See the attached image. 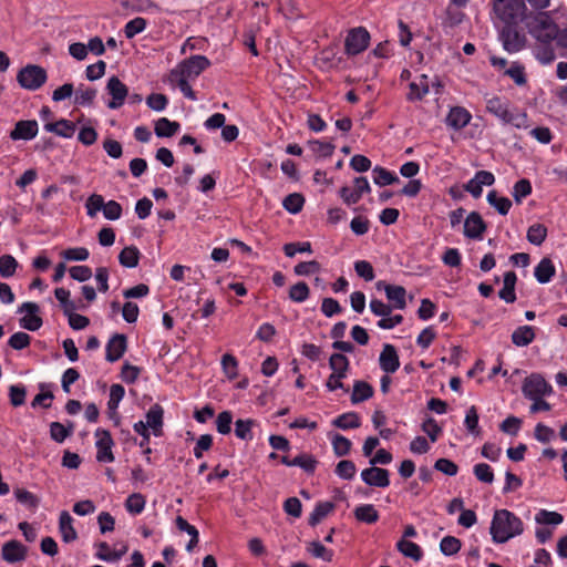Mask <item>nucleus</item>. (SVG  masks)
Masks as SVG:
<instances>
[{"mask_svg": "<svg viewBox=\"0 0 567 567\" xmlns=\"http://www.w3.org/2000/svg\"><path fill=\"white\" fill-rule=\"evenodd\" d=\"M73 426L65 427L60 422H52L50 424V436L53 441L62 443L66 437L72 434Z\"/></svg>", "mask_w": 567, "mask_h": 567, "instance_id": "obj_42", "label": "nucleus"}, {"mask_svg": "<svg viewBox=\"0 0 567 567\" xmlns=\"http://www.w3.org/2000/svg\"><path fill=\"white\" fill-rule=\"evenodd\" d=\"M333 452L337 456L348 455L351 450V441L341 434H334L332 437Z\"/></svg>", "mask_w": 567, "mask_h": 567, "instance_id": "obj_49", "label": "nucleus"}, {"mask_svg": "<svg viewBox=\"0 0 567 567\" xmlns=\"http://www.w3.org/2000/svg\"><path fill=\"white\" fill-rule=\"evenodd\" d=\"M529 33L539 43H550L556 40L559 29L546 12H539L527 21Z\"/></svg>", "mask_w": 567, "mask_h": 567, "instance_id": "obj_2", "label": "nucleus"}, {"mask_svg": "<svg viewBox=\"0 0 567 567\" xmlns=\"http://www.w3.org/2000/svg\"><path fill=\"white\" fill-rule=\"evenodd\" d=\"M309 148L319 157H329L334 151V145L328 142H321L318 140L308 142Z\"/></svg>", "mask_w": 567, "mask_h": 567, "instance_id": "obj_47", "label": "nucleus"}, {"mask_svg": "<svg viewBox=\"0 0 567 567\" xmlns=\"http://www.w3.org/2000/svg\"><path fill=\"white\" fill-rule=\"evenodd\" d=\"M293 466L301 467L306 473L313 474L318 465V461L311 454L301 453L291 460Z\"/></svg>", "mask_w": 567, "mask_h": 567, "instance_id": "obj_33", "label": "nucleus"}, {"mask_svg": "<svg viewBox=\"0 0 567 567\" xmlns=\"http://www.w3.org/2000/svg\"><path fill=\"white\" fill-rule=\"evenodd\" d=\"M333 425L341 430L357 429L360 426V419L354 412L344 413L333 421Z\"/></svg>", "mask_w": 567, "mask_h": 567, "instance_id": "obj_38", "label": "nucleus"}, {"mask_svg": "<svg viewBox=\"0 0 567 567\" xmlns=\"http://www.w3.org/2000/svg\"><path fill=\"white\" fill-rule=\"evenodd\" d=\"M523 393L524 395L532 399L543 398L551 392V386L545 381V379L539 374H532L526 378L523 383Z\"/></svg>", "mask_w": 567, "mask_h": 567, "instance_id": "obj_7", "label": "nucleus"}, {"mask_svg": "<svg viewBox=\"0 0 567 567\" xmlns=\"http://www.w3.org/2000/svg\"><path fill=\"white\" fill-rule=\"evenodd\" d=\"M124 388L121 384H113L110 389V400L107 402V408L110 411L111 417L116 416V409L118 406L120 401L124 396Z\"/></svg>", "mask_w": 567, "mask_h": 567, "instance_id": "obj_36", "label": "nucleus"}, {"mask_svg": "<svg viewBox=\"0 0 567 567\" xmlns=\"http://www.w3.org/2000/svg\"><path fill=\"white\" fill-rule=\"evenodd\" d=\"M308 551L316 558H321L324 561H331L333 557L332 550L326 548L320 542L313 540L308 545Z\"/></svg>", "mask_w": 567, "mask_h": 567, "instance_id": "obj_53", "label": "nucleus"}, {"mask_svg": "<svg viewBox=\"0 0 567 567\" xmlns=\"http://www.w3.org/2000/svg\"><path fill=\"white\" fill-rule=\"evenodd\" d=\"M17 81L23 89L35 91L45 83L47 72L39 65L29 64L19 71Z\"/></svg>", "mask_w": 567, "mask_h": 567, "instance_id": "obj_5", "label": "nucleus"}, {"mask_svg": "<svg viewBox=\"0 0 567 567\" xmlns=\"http://www.w3.org/2000/svg\"><path fill=\"white\" fill-rule=\"evenodd\" d=\"M30 342L31 337L28 333L16 332L10 337L8 344L14 350H22L27 348L30 344Z\"/></svg>", "mask_w": 567, "mask_h": 567, "instance_id": "obj_64", "label": "nucleus"}, {"mask_svg": "<svg viewBox=\"0 0 567 567\" xmlns=\"http://www.w3.org/2000/svg\"><path fill=\"white\" fill-rule=\"evenodd\" d=\"M310 293L309 287L306 282L300 281L289 289V298L295 302H303L308 299Z\"/></svg>", "mask_w": 567, "mask_h": 567, "instance_id": "obj_50", "label": "nucleus"}, {"mask_svg": "<svg viewBox=\"0 0 567 567\" xmlns=\"http://www.w3.org/2000/svg\"><path fill=\"white\" fill-rule=\"evenodd\" d=\"M255 424V421L251 419L248 420H237L235 422V434L240 440H251V427Z\"/></svg>", "mask_w": 567, "mask_h": 567, "instance_id": "obj_48", "label": "nucleus"}, {"mask_svg": "<svg viewBox=\"0 0 567 567\" xmlns=\"http://www.w3.org/2000/svg\"><path fill=\"white\" fill-rule=\"evenodd\" d=\"M126 549L127 548L124 547L122 550L111 553L110 546L105 542H102L99 544L96 557L105 561H116L126 553Z\"/></svg>", "mask_w": 567, "mask_h": 567, "instance_id": "obj_45", "label": "nucleus"}, {"mask_svg": "<svg viewBox=\"0 0 567 567\" xmlns=\"http://www.w3.org/2000/svg\"><path fill=\"white\" fill-rule=\"evenodd\" d=\"M334 509V504L331 502L318 503L313 512L309 516V525L316 526L324 517H327Z\"/></svg>", "mask_w": 567, "mask_h": 567, "instance_id": "obj_31", "label": "nucleus"}, {"mask_svg": "<svg viewBox=\"0 0 567 567\" xmlns=\"http://www.w3.org/2000/svg\"><path fill=\"white\" fill-rule=\"evenodd\" d=\"M547 237V228L543 224H534L527 230V240L536 246H540Z\"/></svg>", "mask_w": 567, "mask_h": 567, "instance_id": "obj_37", "label": "nucleus"}, {"mask_svg": "<svg viewBox=\"0 0 567 567\" xmlns=\"http://www.w3.org/2000/svg\"><path fill=\"white\" fill-rule=\"evenodd\" d=\"M524 0H497L494 3L495 14L506 24H516L524 16Z\"/></svg>", "mask_w": 567, "mask_h": 567, "instance_id": "obj_4", "label": "nucleus"}, {"mask_svg": "<svg viewBox=\"0 0 567 567\" xmlns=\"http://www.w3.org/2000/svg\"><path fill=\"white\" fill-rule=\"evenodd\" d=\"M19 312H25V316L20 319V326L29 331L39 330L42 324V318L38 316L40 307L35 302H24L18 310Z\"/></svg>", "mask_w": 567, "mask_h": 567, "instance_id": "obj_9", "label": "nucleus"}, {"mask_svg": "<svg viewBox=\"0 0 567 567\" xmlns=\"http://www.w3.org/2000/svg\"><path fill=\"white\" fill-rule=\"evenodd\" d=\"M179 127L181 125L178 122H173L166 117H161L156 121L154 131L158 137H171L178 132Z\"/></svg>", "mask_w": 567, "mask_h": 567, "instance_id": "obj_27", "label": "nucleus"}, {"mask_svg": "<svg viewBox=\"0 0 567 567\" xmlns=\"http://www.w3.org/2000/svg\"><path fill=\"white\" fill-rule=\"evenodd\" d=\"M44 128L62 137H72L75 132V124L62 118L55 123H47Z\"/></svg>", "mask_w": 567, "mask_h": 567, "instance_id": "obj_25", "label": "nucleus"}, {"mask_svg": "<svg viewBox=\"0 0 567 567\" xmlns=\"http://www.w3.org/2000/svg\"><path fill=\"white\" fill-rule=\"evenodd\" d=\"M564 518L563 515L557 512H549L546 509H542L536 515V522L538 524H551V525H558L563 523Z\"/></svg>", "mask_w": 567, "mask_h": 567, "instance_id": "obj_59", "label": "nucleus"}, {"mask_svg": "<svg viewBox=\"0 0 567 567\" xmlns=\"http://www.w3.org/2000/svg\"><path fill=\"white\" fill-rule=\"evenodd\" d=\"M27 555V548L18 540L7 542L2 546V558L8 563L23 560Z\"/></svg>", "mask_w": 567, "mask_h": 567, "instance_id": "obj_18", "label": "nucleus"}, {"mask_svg": "<svg viewBox=\"0 0 567 567\" xmlns=\"http://www.w3.org/2000/svg\"><path fill=\"white\" fill-rule=\"evenodd\" d=\"M532 193V184L528 179H519L513 188V197L517 204Z\"/></svg>", "mask_w": 567, "mask_h": 567, "instance_id": "obj_57", "label": "nucleus"}, {"mask_svg": "<svg viewBox=\"0 0 567 567\" xmlns=\"http://www.w3.org/2000/svg\"><path fill=\"white\" fill-rule=\"evenodd\" d=\"M55 298L60 302L64 315L71 312V310H76L79 307L74 301L70 300V291L65 288H56L54 290Z\"/></svg>", "mask_w": 567, "mask_h": 567, "instance_id": "obj_44", "label": "nucleus"}, {"mask_svg": "<svg viewBox=\"0 0 567 567\" xmlns=\"http://www.w3.org/2000/svg\"><path fill=\"white\" fill-rule=\"evenodd\" d=\"M504 49L509 52H518L526 44L525 34L520 33L514 24H506L501 32Z\"/></svg>", "mask_w": 567, "mask_h": 567, "instance_id": "obj_8", "label": "nucleus"}, {"mask_svg": "<svg viewBox=\"0 0 567 567\" xmlns=\"http://www.w3.org/2000/svg\"><path fill=\"white\" fill-rule=\"evenodd\" d=\"M486 230V224L482 216L472 212L464 221V235L471 239H481Z\"/></svg>", "mask_w": 567, "mask_h": 567, "instance_id": "obj_13", "label": "nucleus"}, {"mask_svg": "<svg viewBox=\"0 0 567 567\" xmlns=\"http://www.w3.org/2000/svg\"><path fill=\"white\" fill-rule=\"evenodd\" d=\"M65 260L83 261L89 258V250L84 247L69 248L61 252Z\"/></svg>", "mask_w": 567, "mask_h": 567, "instance_id": "obj_61", "label": "nucleus"}, {"mask_svg": "<svg viewBox=\"0 0 567 567\" xmlns=\"http://www.w3.org/2000/svg\"><path fill=\"white\" fill-rule=\"evenodd\" d=\"M14 495L19 503L32 509L37 508L40 503V499L34 494L24 488H16Z\"/></svg>", "mask_w": 567, "mask_h": 567, "instance_id": "obj_51", "label": "nucleus"}, {"mask_svg": "<svg viewBox=\"0 0 567 567\" xmlns=\"http://www.w3.org/2000/svg\"><path fill=\"white\" fill-rule=\"evenodd\" d=\"M336 474L343 480H351L355 474V465L350 460L340 461L336 466Z\"/></svg>", "mask_w": 567, "mask_h": 567, "instance_id": "obj_58", "label": "nucleus"}, {"mask_svg": "<svg viewBox=\"0 0 567 567\" xmlns=\"http://www.w3.org/2000/svg\"><path fill=\"white\" fill-rule=\"evenodd\" d=\"M535 56L542 64L551 63L556 55L550 43H540L535 49Z\"/></svg>", "mask_w": 567, "mask_h": 567, "instance_id": "obj_43", "label": "nucleus"}, {"mask_svg": "<svg viewBox=\"0 0 567 567\" xmlns=\"http://www.w3.org/2000/svg\"><path fill=\"white\" fill-rule=\"evenodd\" d=\"M389 471L385 468L377 467L371 465L368 468H364L361 472L362 481L369 485L374 487H386L390 484L389 480Z\"/></svg>", "mask_w": 567, "mask_h": 567, "instance_id": "obj_12", "label": "nucleus"}, {"mask_svg": "<svg viewBox=\"0 0 567 567\" xmlns=\"http://www.w3.org/2000/svg\"><path fill=\"white\" fill-rule=\"evenodd\" d=\"M163 408L158 404H154L146 413L147 430L152 429L155 436H161L163 433Z\"/></svg>", "mask_w": 567, "mask_h": 567, "instance_id": "obj_19", "label": "nucleus"}, {"mask_svg": "<svg viewBox=\"0 0 567 567\" xmlns=\"http://www.w3.org/2000/svg\"><path fill=\"white\" fill-rule=\"evenodd\" d=\"M517 277L514 271L504 274L503 288L499 290L498 296L507 303H513L516 300L515 285Z\"/></svg>", "mask_w": 567, "mask_h": 567, "instance_id": "obj_21", "label": "nucleus"}, {"mask_svg": "<svg viewBox=\"0 0 567 567\" xmlns=\"http://www.w3.org/2000/svg\"><path fill=\"white\" fill-rule=\"evenodd\" d=\"M556 269L553 261L549 258H543L535 268V278L539 284L548 282L555 275Z\"/></svg>", "mask_w": 567, "mask_h": 567, "instance_id": "obj_24", "label": "nucleus"}, {"mask_svg": "<svg viewBox=\"0 0 567 567\" xmlns=\"http://www.w3.org/2000/svg\"><path fill=\"white\" fill-rule=\"evenodd\" d=\"M305 204V197L299 193H292L285 197L282 206L291 214H298Z\"/></svg>", "mask_w": 567, "mask_h": 567, "instance_id": "obj_39", "label": "nucleus"}, {"mask_svg": "<svg viewBox=\"0 0 567 567\" xmlns=\"http://www.w3.org/2000/svg\"><path fill=\"white\" fill-rule=\"evenodd\" d=\"M59 530L63 542L65 543L74 542L78 538V533L73 527V518L66 511H63L60 514Z\"/></svg>", "mask_w": 567, "mask_h": 567, "instance_id": "obj_20", "label": "nucleus"}, {"mask_svg": "<svg viewBox=\"0 0 567 567\" xmlns=\"http://www.w3.org/2000/svg\"><path fill=\"white\" fill-rule=\"evenodd\" d=\"M465 426L468 430V432L473 434H480V426H478V414L477 410L474 405H472L465 415L464 420Z\"/></svg>", "mask_w": 567, "mask_h": 567, "instance_id": "obj_62", "label": "nucleus"}, {"mask_svg": "<svg viewBox=\"0 0 567 567\" xmlns=\"http://www.w3.org/2000/svg\"><path fill=\"white\" fill-rule=\"evenodd\" d=\"M221 367L228 379L234 380L237 378V360L233 354L226 353L221 358Z\"/></svg>", "mask_w": 567, "mask_h": 567, "instance_id": "obj_56", "label": "nucleus"}, {"mask_svg": "<svg viewBox=\"0 0 567 567\" xmlns=\"http://www.w3.org/2000/svg\"><path fill=\"white\" fill-rule=\"evenodd\" d=\"M145 497L140 493L130 495L125 502L126 509L132 514H140L145 507Z\"/></svg>", "mask_w": 567, "mask_h": 567, "instance_id": "obj_54", "label": "nucleus"}, {"mask_svg": "<svg viewBox=\"0 0 567 567\" xmlns=\"http://www.w3.org/2000/svg\"><path fill=\"white\" fill-rule=\"evenodd\" d=\"M535 339V330L532 326H520L512 333V342L516 347H526Z\"/></svg>", "mask_w": 567, "mask_h": 567, "instance_id": "obj_23", "label": "nucleus"}, {"mask_svg": "<svg viewBox=\"0 0 567 567\" xmlns=\"http://www.w3.org/2000/svg\"><path fill=\"white\" fill-rule=\"evenodd\" d=\"M379 361L381 369L386 373H394L400 367L399 355L392 344H384Z\"/></svg>", "mask_w": 567, "mask_h": 567, "instance_id": "obj_17", "label": "nucleus"}, {"mask_svg": "<svg viewBox=\"0 0 567 567\" xmlns=\"http://www.w3.org/2000/svg\"><path fill=\"white\" fill-rule=\"evenodd\" d=\"M476 478L483 483L491 484L494 481V474L491 466L486 463H480L474 466Z\"/></svg>", "mask_w": 567, "mask_h": 567, "instance_id": "obj_60", "label": "nucleus"}, {"mask_svg": "<svg viewBox=\"0 0 567 567\" xmlns=\"http://www.w3.org/2000/svg\"><path fill=\"white\" fill-rule=\"evenodd\" d=\"M398 550L405 557L419 561L422 558V550L420 546L413 542L402 539L396 544Z\"/></svg>", "mask_w": 567, "mask_h": 567, "instance_id": "obj_32", "label": "nucleus"}, {"mask_svg": "<svg viewBox=\"0 0 567 567\" xmlns=\"http://www.w3.org/2000/svg\"><path fill=\"white\" fill-rule=\"evenodd\" d=\"M370 34L364 28L359 27L350 30L344 42L346 53L355 55L363 52L368 48Z\"/></svg>", "mask_w": 567, "mask_h": 567, "instance_id": "obj_6", "label": "nucleus"}, {"mask_svg": "<svg viewBox=\"0 0 567 567\" xmlns=\"http://www.w3.org/2000/svg\"><path fill=\"white\" fill-rule=\"evenodd\" d=\"M127 348V340L124 334H114L106 344V360L115 362L122 358Z\"/></svg>", "mask_w": 567, "mask_h": 567, "instance_id": "obj_16", "label": "nucleus"}, {"mask_svg": "<svg viewBox=\"0 0 567 567\" xmlns=\"http://www.w3.org/2000/svg\"><path fill=\"white\" fill-rule=\"evenodd\" d=\"M384 292L390 302L393 303L395 309H404L406 307L405 288L402 286L384 285Z\"/></svg>", "mask_w": 567, "mask_h": 567, "instance_id": "obj_22", "label": "nucleus"}, {"mask_svg": "<svg viewBox=\"0 0 567 567\" xmlns=\"http://www.w3.org/2000/svg\"><path fill=\"white\" fill-rule=\"evenodd\" d=\"M487 202L493 206L501 215H506L511 207L512 202L507 197H499L496 190H491L487 194Z\"/></svg>", "mask_w": 567, "mask_h": 567, "instance_id": "obj_34", "label": "nucleus"}, {"mask_svg": "<svg viewBox=\"0 0 567 567\" xmlns=\"http://www.w3.org/2000/svg\"><path fill=\"white\" fill-rule=\"evenodd\" d=\"M461 546H462V544L458 538H456L454 536H445L441 540L440 549L444 555L451 556V555L458 553V550L461 549Z\"/></svg>", "mask_w": 567, "mask_h": 567, "instance_id": "obj_55", "label": "nucleus"}, {"mask_svg": "<svg viewBox=\"0 0 567 567\" xmlns=\"http://www.w3.org/2000/svg\"><path fill=\"white\" fill-rule=\"evenodd\" d=\"M96 436V460L99 462H113L114 455L112 453V446L114 444L113 439L107 430L97 429L95 431Z\"/></svg>", "mask_w": 567, "mask_h": 567, "instance_id": "obj_10", "label": "nucleus"}, {"mask_svg": "<svg viewBox=\"0 0 567 567\" xmlns=\"http://www.w3.org/2000/svg\"><path fill=\"white\" fill-rule=\"evenodd\" d=\"M106 90L112 96L107 106L113 110L121 107L128 95L127 86L117 76H112L107 81Z\"/></svg>", "mask_w": 567, "mask_h": 567, "instance_id": "obj_11", "label": "nucleus"}, {"mask_svg": "<svg viewBox=\"0 0 567 567\" xmlns=\"http://www.w3.org/2000/svg\"><path fill=\"white\" fill-rule=\"evenodd\" d=\"M38 134V122L35 120L19 121L10 132V138L13 141H30Z\"/></svg>", "mask_w": 567, "mask_h": 567, "instance_id": "obj_14", "label": "nucleus"}, {"mask_svg": "<svg viewBox=\"0 0 567 567\" xmlns=\"http://www.w3.org/2000/svg\"><path fill=\"white\" fill-rule=\"evenodd\" d=\"M18 268V261L11 255L0 257V275L3 278L12 277Z\"/></svg>", "mask_w": 567, "mask_h": 567, "instance_id": "obj_46", "label": "nucleus"}, {"mask_svg": "<svg viewBox=\"0 0 567 567\" xmlns=\"http://www.w3.org/2000/svg\"><path fill=\"white\" fill-rule=\"evenodd\" d=\"M354 517L362 523L373 524L379 519V513L371 504L358 506L353 511Z\"/></svg>", "mask_w": 567, "mask_h": 567, "instance_id": "obj_28", "label": "nucleus"}, {"mask_svg": "<svg viewBox=\"0 0 567 567\" xmlns=\"http://www.w3.org/2000/svg\"><path fill=\"white\" fill-rule=\"evenodd\" d=\"M472 120L471 113L462 106H453L450 109L445 123L449 127L460 131L464 128Z\"/></svg>", "mask_w": 567, "mask_h": 567, "instance_id": "obj_15", "label": "nucleus"}, {"mask_svg": "<svg viewBox=\"0 0 567 567\" xmlns=\"http://www.w3.org/2000/svg\"><path fill=\"white\" fill-rule=\"evenodd\" d=\"M210 66V61L204 55H192L182 61L169 73V80L174 81L175 75H182L189 80L197 78L203 71Z\"/></svg>", "mask_w": 567, "mask_h": 567, "instance_id": "obj_3", "label": "nucleus"}, {"mask_svg": "<svg viewBox=\"0 0 567 567\" xmlns=\"http://www.w3.org/2000/svg\"><path fill=\"white\" fill-rule=\"evenodd\" d=\"M329 367L332 370V373L347 377V372L349 370V360L342 353H333L329 359Z\"/></svg>", "mask_w": 567, "mask_h": 567, "instance_id": "obj_35", "label": "nucleus"}, {"mask_svg": "<svg viewBox=\"0 0 567 567\" xmlns=\"http://www.w3.org/2000/svg\"><path fill=\"white\" fill-rule=\"evenodd\" d=\"M231 422H233V415L229 411H223L220 412L218 415H217V419H216V427H217V431L220 433V434H228L230 433V425H231Z\"/></svg>", "mask_w": 567, "mask_h": 567, "instance_id": "obj_63", "label": "nucleus"}, {"mask_svg": "<svg viewBox=\"0 0 567 567\" xmlns=\"http://www.w3.org/2000/svg\"><path fill=\"white\" fill-rule=\"evenodd\" d=\"M146 28V20L137 17L128 21L124 28V33L127 39L134 38L136 34L143 32Z\"/></svg>", "mask_w": 567, "mask_h": 567, "instance_id": "obj_52", "label": "nucleus"}, {"mask_svg": "<svg viewBox=\"0 0 567 567\" xmlns=\"http://www.w3.org/2000/svg\"><path fill=\"white\" fill-rule=\"evenodd\" d=\"M140 256V250L135 246H128L120 252L118 261L123 267L135 268L138 265Z\"/></svg>", "mask_w": 567, "mask_h": 567, "instance_id": "obj_29", "label": "nucleus"}, {"mask_svg": "<svg viewBox=\"0 0 567 567\" xmlns=\"http://www.w3.org/2000/svg\"><path fill=\"white\" fill-rule=\"evenodd\" d=\"M486 109L489 113L494 114L503 122L506 121L511 111L508 110V104L503 102L499 97H492L487 100Z\"/></svg>", "mask_w": 567, "mask_h": 567, "instance_id": "obj_30", "label": "nucleus"}, {"mask_svg": "<svg viewBox=\"0 0 567 567\" xmlns=\"http://www.w3.org/2000/svg\"><path fill=\"white\" fill-rule=\"evenodd\" d=\"M373 388L365 381H355L351 394V402L358 404L372 398Z\"/></svg>", "mask_w": 567, "mask_h": 567, "instance_id": "obj_26", "label": "nucleus"}, {"mask_svg": "<svg viewBox=\"0 0 567 567\" xmlns=\"http://www.w3.org/2000/svg\"><path fill=\"white\" fill-rule=\"evenodd\" d=\"M524 530L523 522L507 509H497L494 513L489 533L495 543L503 544L520 535Z\"/></svg>", "mask_w": 567, "mask_h": 567, "instance_id": "obj_1", "label": "nucleus"}, {"mask_svg": "<svg viewBox=\"0 0 567 567\" xmlns=\"http://www.w3.org/2000/svg\"><path fill=\"white\" fill-rule=\"evenodd\" d=\"M105 202L102 195L92 194L87 197L85 203L86 214L89 217L94 218L100 210H103Z\"/></svg>", "mask_w": 567, "mask_h": 567, "instance_id": "obj_40", "label": "nucleus"}, {"mask_svg": "<svg viewBox=\"0 0 567 567\" xmlns=\"http://www.w3.org/2000/svg\"><path fill=\"white\" fill-rule=\"evenodd\" d=\"M399 178L383 167L373 168V182L379 186H386L398 182Z\"/></svg>", "mask_w": 567, "mask_h": 567, "instance_id": "obj_41", "label": "nucleus"}]
</instances>
